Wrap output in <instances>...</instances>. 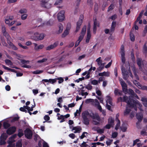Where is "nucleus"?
<instances>
[{
	"mask_svg": "<svg viewBox=\"0 0 147 147\" xmlns=\"http://www.w3.org/2000/svg\"><path fill=\"white\" fill-rule=\"evenodd\" d=\"M45 35L43 33H41L39 35L38 32H36L34 34L33 39L36 40H42Z\"/></svg>",
	"mask_w": 147,
	"mask_h": 147,
	"instance_id": "4",
	"label": "nucleus"
},
{
	"mask_svg": "<svg viewBox=\"0 0 147 147\" xmlns=\"http://www.w3.org/2000/svg\"><path fill=\"white\" fill-rule=\"evenodd\" d=\"M117 123L116 124V125L115 126V129L116 130H117L118 129L119 126H120V120L119 119H117Z\"/></svg>",
	"mask_w": 147,
	"mask_h": 147,
	"instance_id": "32",
	"label": "nucleus"
},
{
	"mask_svg": "<svg viewBox=\"0 0 147 147\" xmlns=\"http://www.w3.org/2000/svg\"><path fill=\"white\" fill-rule=\"evenodd\" d=\"M71 27V24L70 23H68L67 24L66 30L69 31Z\"/></svg>",
	"mask_w": 147,
	"mask_h": 147,
	"instance_id": "51",
	"label": "nucleus"
},
{
	"mask_svg": "<svg viewBox=\"0 0 147 147\" xmlns=\"http://www.w3.org/2000/svg\"><path fill=\"white\" fill-rule=\"evenodd\" d=\"M94 102V100L93 99H87L85 101V102L86 103H89L90 102H92V103Z\"/></svg>",
	"mask_w": 147,
	"mask_h": 147,
	"instance_id": "38",
	"label": "nucleus"
},
{
	"mask_svg": "<svg viewBox=\"0 0 147 147\" xmlns=\"http://www.w3.org/2000/svg\"><path fill=\"white\" fill-rule=\"evenodd\" d=\"M86 143V142H83L81 144H80L79 145L81 147H87L88 145Z\"/></svg>",
	"mask_w": 147,
	"mask_h": 147,
	"instance_id": "35",
	"label": "nucleus"
},
{
	"mask_svg": "<svg viewBox=\"0 0 147 147\" xmlns=\"http://www.w3.org/2000/svg\"><path fill=\"white\" fill-rule=\"evenodd\" d=\"M120 84L122 87L123 91L125 93L127 92L128 91V90L127 88V86L126 84L122 79H121V80H120Z\"/></svg>",
	"mask_w": 147,
	"mask_h": 147,
	"instance_id": "10",
	"label": "nucleus"
},
{
	"mask_svg": "<svg viewBox=\"0 0 147 147\" xmlns=\"http://www.w3.org/2000/svg\"><path fill=\"white\" fill-rule=\"evenodd\" d=\"M127 105L129 107L133 108L136 111H137V109L136 106H138L140 111H142L141 108L142 106V104L138 100H134L131 98H129V100L127 102Z\"/></svg>",
	"mask_w": 147,
	"mask_h": 147,
	"instance_id": "2",
	"label": "nucleus"
},
{
	"mask_svg": "<svg viewBox=\"0 0 147 147\" xmlns=\"http://www.w3.org/2000/svg\"><path fill=\"white\" fill-rule=\"evenodd\" d=\"M65 12L64 10L61 11L57 14V18L59 21H62L65 18L64 13Z\"/></svg>",
	"mask_w": 147,
	"mask_h": 147,
	"instance_id": "7",
	"label": "nucleus"
},
{
	"mask_svg": "<svg viewBox=\"0 0 147 147\" xmlns=\"http://www.w3.org/2000/svg\"><path fill=\"white\" fill-rule=\"evenodd\" d=\"M92 104L93 105H94L95 106H97L99 105L100 103L97 99H95L94 100V102L92 103Z\"/></svg>",
	"mask_w": 147,
	"mask_h": 147,
	"instance_id": "36",
	"label": "nucleus"
},
{
	"mask_svg": "<svg viewBox=\"0 0 147 147\" xmlns=\"http://www.w3.org/2000/svg\"><path fill=\"white\" fill-rule=\"evenodd\" d=\"M121 57L122 62L123 63H125V54H121Z\"/></svg>",
	"mask_w": 147,
	"mask_h": 147,
	"instance_id": "43",
	"label": "nucleus"
},
{
	"mask_svg": "<svg viewBox=\"0 0 147 147\" xmlns=\"http://www.w3.org/2000/svg\"><path fill=\"white\" fill-rule=\"evenodd\" d=\"M94 24H95L96 26H97L98 27L99 26V22L97 21L96 18H95L94 20Z\"/></svg>",
	"mask_w": 147,
	"mask_h": 147,
	"instance_id": "46",
	"label": "nucleus"
},
{
	"mask_svg": "<svg viewBox=\"0 0 147 147\" xmlns=\"http://www.w3.org/2000/svg\"><path fill=\"white\" fill-rule=\"evenodd\" d=\"M5 63L7 65H11L12 64V63L11 61L9 59H6L5 60Z\"/></svg>",
	"mask_w": 147,
	"mask_h": 147,
	"instance_id": "44",
	"label": "nucleus"
},
{
	"mask_svg": "<svg viewBox=\"0 0 147 147\" xmlns=\"http://www.w3.org/2000/svg\"><path fill=\"white\" fill-rule=\"evenodd\" d=\"M85 88L88 90H91L92 89V87L91 85L88 84V85H87L85 86Z\"/></svg>",
	"mask_w": 147,
	"mask_h": 147,
	"instance_id": "56",
	"label": "nucleus"
},
{
	"mask_svg": "<svg viewBox=\"0 0 147 147\" xmlns=\"http://www.w3.org/2000/svg\"><path fill=\"white\" fill-rule=\"evenodd\" d=\"M27 12L26 9H25L23 8L20 9L19 11V12L21 14H25Z\"/></svg>",
	"mask_w": 147,
	"mask_h": 147,
	"instance_id": "40",
	"label": "nucleus"
},
{
	"mask_svg": "<svg viewBox=\"0 0 147 147\" xmlns=\"http://www.w3.org/2000/svg\"><path fill=\"white\" fill-rule=\"evenodd\" d=\"M143 52L145 54H146L147 52V43L146 42L144 45L143 48Z\"/></svg>",
	"mask_w": 147,
	"mask_h": 147,
	"instance_id": "23",
	"label": "nucleus"
},
{
	"mask_svg": "<svg viewBox=\"0 0 147 147\" xmlns=\"http://www.w3.org/2000/svg\"><path fill=\"white\" fill-rule=\"evenodd\" d=\"M137 64L139 67V68L140 70H142V66L143 65V63L142 59L141 58H138L136 60Z\"/></svg>",
	"mask_w": 147,
	"mask_h": 147,
	"instance_id": "12",
	"label": "nucleus"
},
{
	"mask_svg": "<svg viewBox=\"0 0 147 147\" xmlns=\"http://www.w3.org/2000/svg\"><path fill=\"white\" fill-rule=\"evenodd\" d=\"M16 130V127L15 126H12L8 129L6 131V133L7 134L10 135L14 133Z\"/></svg>",
	"mask_w": 147,
	"mask_h": 147,
	"instance_id": "9",
	"label": "nucleus"
},
{
	"mask_svg": "<svg viewBox=\"0 0 147 147\" xmlns=\"http://www.w3.org/2000/svg\"><path fill=\"white\" fill-rule=\"evenodd\" d=\"M69 33V31L68 30H65L63 33L61 35V37L62 38H64L66 36L68 35Z\"/></svg>",
	"mask_w": 147,
	"mask_h": 147,
	"instance_id": "29",
	"label": "nucleus"
},
{
	"mask_svg": "<svg viewBox=\"0 0 147 147\" xmlns=\"http://www.w3.org/2000/svg\"><path fill=\"white\" fill-rule=\"evenodd\" d=\"M98 88H96V93L99 96H100L102 94L101 91L99 90H98Z\"/></svg>",
	"mask_w": 147,
	"mask_h": 147,
	"instance_id": "54",
	"label": "nucleus"
},
{
	"mask_svg": "<svg viewBox=\"0 0 147 147\" xmlns=\"http://www.w3.org/2000/svg\"><path fill=\"white\" fill-rule=\"evenodd\" d=\"M49 82L52 84H53L56 82V78L55 79H49Z\"/></svg>",
	"mask_w": 147,
	"mask_h": 147,
	"instance_id": "59",
	"label": "nucleus"
},
{
	"mask_svg": "<svg viewBox=\"0 0 147 147\" xmlns=\"http://www.w3.org/2000/svg\"><path fill=\"white\" fill-rule=\"evenodd\" d=\"M116 24V23L115 21H113L112 23L111 28L110 31V33L114 31Z\"/></svg>",
	"mask_w": 147,
	"mask_h": 147,
	"instance_id": "14",
	"label": "nucleus"
},
{
	"mask_svg": "<svg viewBox=\"0 0 147 147\" xmlns=\"http://www.w3.org/2000/svg\"><path fill=\"white\" fill-rule=\"evenodd\" d=\"M128 99V97L126 96H125L123 97V102H125L127 104V102L129 100Z\"/></svg>",
	"mask_w": 147,
	"mask_h": 147,
	"instance_id": "48",
	"label": "nucleus"
},
{
	"mask_svg": "<svg viewBox=\"0 0 147 147\" xmlns=\"http://www.w3.org/2000/svg\"><path fill=\"white\" fill-rule=\"evenodd\" d=\"M74 130H75V131L74 132V133H79L80 131L82 130V128L80 127H74L72 129V131Z\"/></svg>",
	"mask_w": 147,
	"mask_h": 147,
	"instance_id": "15",
	"label": "nucleus"
},
{
	"mask_svg": "<svg viewBox=\"0 0 147 147\" xmlns=\"http://www.w3.org/2000/svg\"><path fill=\"white\" fill-rule=\"evenodd\" d=\"M121 54H125L124 46L122 45L121 47Z\"/></svg>",
	"mask_w": 147,
	"mask_h": 147,
	"instance_id": "41",
	"label": "nucleus"
},
{
	"mask_svg": "<svg viewBox=\"0 0 147 147\" xmlns=\"http://www.w3.org/2000/svg\"><path fill=\"white\" fill-rule=\"evenodd\" d=\"M147 25L145 26L144 28V30L143 31V34H142L143 36H145L146 35V34L147 33Z\"/></svg>",
	"mask_w": 147,
	"mask_h": 147,
	"instance_id": "39",
	"label": "nucleus"
},
{
	"mask_svg": "<svg viewBox=\"0 0 147 147\" xmlns=\"http://www.w3.org/2000/svg\"><path fill=\"white\" fill-rule=\"evenodd\" d=\"M80 16L81 18H82V19L79 20L77 23L76 30L75 31L76 32H77L79 30L83 22V17H82L81 15Z\"/></svg>",
	"mask_w": 147,
	"mask_h": 147,
	"instance_id": "11",
	"label": "nucleus"
},
{
	"mask_svg": "<svg viewBox=\"0 0 147 147\" xmlns=\"http://www.w3.org/2000/svg\"><path fill=\"white\" fill-rule=\"evenodd\" d=\"M130 39L132 41H134L135 40V36L134 35V34L132 33H130Z\"/></svg>",
	"mask_w": 147,
	"mask_h": 147,
	"instance_id": "47",
	"label": "nucleus"
},
{
	"mask_svg": "<svg viewBox=\"0 0 147 147\" xmlns=\"http://www.w3.org/2000/svg\"><path fill=\"white\" fill-rule=\"evenodd\" d=\"M121 70L123 79L124 80H127V82H128L127 80L129 75L132 78H133V76L131 73L130 67L128 70H127L123 66H122L121 67Z\"/></svg>",
	"mask_w": 147,
	"mask_h": 147,
	"instance_id": "3",
	"label": "nucleus"
},
{
	"mask_svg": "<svg viewBox=\"0 0 147 147\" xmlns=\"http://www.w3.org/2000/svg\"><path fill=\"white\" fill-rule=\"evenodd\" d=\"M3 35L5 36L7 40L11 39V38L9 34L7 32L3 33Z\"/></svg>",
	"mask_w": 147,
	"mask_h": 147,
	"instance_id": "31",
	"label": "nucleus"
},
{
	"mask_svg": "<svg viewBox=\"0 0 147 147\" xmlns=\"http://www.w3.org/2000/svg\"><path fill=\"white\" fill-rule=\"evenodd\" d=\"M133 82L136 86H139L141 87L142 85L140 84V83L136 80L133 81Z\"/></svg>",
	"mask_w": 147,
	"mask_h": 147,
	"instance_id": "34",
	"label": "nucleus"
},
{
	"mask_svg": "<svg viewBox=\"0 0 147 147\" xmlns=\"http://www.w3.org/2000/svg\"><path fill=\"white\" fill-rule=\"evenodd\" d=\"M23 130L22 129H19L18 130V136L20 138H21L23 136L24 134L23 133Z\"/></svg>",
	"mask_w": 147,
	"mask_h": 147,
	"instance_id": "18",
	"label": "nucleus"
},
{
	"mask_svg": "<svg viewBox=\"0 0 147 147\" xmlns=\"http://www.w3.org/2000/svg\"><path fill=\"white\" fill-rule=\"evenodd\" d=\"M121 130L123 131V132H125L126 131V130L127 129V127L126 126L125 124H123L120 127Z\"/></svg>",
	"mask_w": 147,
	"mask_h": 147,
	"instance_id": "30",
	"label": "nucleus"
},
{
	"mask_svg": "<svg viewBox=\"0 0 147 147\" xmlns=\"http://www.w3.org/2000/svg\"><path fill=\"white\" fill-rule=\"evenodd\" d=\"M114 120L113 118L112 117H109L108 119V122L112 125H114Z\"/></svg>",
	"mask_w": 147,
	"mask_h": 147,
	"instance_id": "28",
	"label": "nucleus"
},
{
	"mask_svg": "<svg viewBox=\"0 0 147 147\" xmlns=\"http://www.w3.org/2000/svg\"><path fill=\"white\" fill-rule=\"evenodd\" d=\"M25 137L28 139H31L32 138V132L29 128H26L24 131Z\"/></svg>",
	"mask_w": 147,
	"mask_h": 147,
	"instance_id": "5",
	"label": "nucleus"
},
{
	"mask_svg": "<svg viewBox=\"0 0 147 147\" xmlns=\"http://www.w3.org/2000/svg\"><path fill=\"white\" fill-rule=\"evenodd\" d=\"M118 135V133L117 132H114L112 133V137L114 138L117 137Z\"/></svg>",
	"mask_w": 147,
	"mask_h": 147,
	"instance_id": "62",
	"label": "nucleus"
},
{
	"mask_svg": "<svg viewBox=\"0 0 147 147\" xmlns=\"http://www.w3.org/2000/svg\"><path fill=\"white\" fill-rule=\"evenodd\" d=\"M2 66L3 67L5 70H7L8 71H11V72H15L16 73V70L13 69H11L9 68H8V67L5 66V65H2Z\"/></svg>",
	"mask_w": 147,
	"mask_h": 147,
	"instance_id": "19",
	"label": "nucleus"
},
{
	"mask_svg": "<svg viewBox=\"0 0 147 147\" xmlns=\"http://www.w3.org/2000/svg\"><path fill=\"white\" fill-rule=\"evenodd\" d=\"M58 27L59 28V30L57 33V34H59L61 33L63 30V26L62 24H59Z\"/></svg>",
	"mask_w": 147,
	"mask_h": 147,
	"instance_id": "26",
	"label": "nucleus"
},
{
	"mask_svg": "<svg viewBox=\"0 0 147 147\" xmlns=\"http://www.w3.org/2000/svg\"><path fill=\"white\" fill-rule=\"evenodd\" d=\"M7 137V136L5 133H3L1 135L0 138L1 141H3V144L5 143V141L6 140Z\"/></svg>",
	"mask_w": 147,
	"mask_h": 147,
	"instance_id": "13",
	"label": "nucleus"
},
{
	"mask_svg": "<svg viewBox=\"0 0 147 147\" xmlns=\"http://www.w3.org/2000/svg\"><path fill=\"white\" fill-rule=\"evenodd\" d=\"M44 47V45H40L38 46L36 48L35 50L36 51H38L39 49H42Z\"/></svg>",
	"mask_w": 147,
	"mask_h": 147,
	"instance_id": "45",
	"label": "nucleus"
},
{
	"mask_svg": "<svg viewBox=\"0 0 147 147\" xmlns=\"http://www.w3.org/2000/svg\"><path fill=\"white\" fill-rule=\"evenodd\" d=\"M141 100L143 102V104L144 106L147 107V98L145 97H142Z\"/></svg>",
	"mask_w": 147,
	"mask_h": 147,
	"instance_id": "20",
	"label": "nucleus"
},
{
	"mask_svg": "<svg viewBox=\"0 0 147 147\" xmlns=\"http://www.w3.org/2000/svg\"><path fill=\"white\" fill-rule=\"evenodd\" d=\"M59 45V41H57L55 42L53 44H51L47 46L46 48L47 51H49L52 49L57 47Z\"/></svg>",
	"mask_w": 147,
	"mask_h": 147,
	"instance_id": "8",
	"label": "nucleus"
},
{
	"mask_svg": "<svg viewBox=\"0 0 147 147\" xmlns=\"http://www.w3.org/2000/svg\"><path fill=\"white\" fill-rule=\"evenodd\" d=\"M91 84L94 85H97L98 84V81L96 80H94L91 81Z\"/></svg>",
	"mask_w": 147,
	"mask_h": 147,
	"instance_id": "63",
	"label": "nucleus"
},
{
	"mask_svg": "<svg viewBox=\"0 0 147 147\" xmlns=\"http://www.w3.org/2000/svg\"><path fill=\"white\" fill-rule=\"evenodd\" d=\"M99 76H109V72L104 71L102 73H100L98 74Z\"/></svg>",
	"mask_w": 147,
	"mask_h": 147,
	"instance_id": "24",
	"label": "nucleus"
},
{
	"mask_svg": "<svg viewBox=\"0 0 147 147\" xmlns=\"http://www.w3.org/2000/svg\"><path fill=\"white\" fill-rule=\"evenodd\" d=\"M27 14H24L22 15L21 16V18L22 20H24L26 19L27 17Z\"/></svg>",
	"mask_w": 147,
	"mask_h": 147,
	"instance_id": "58",
	"label": "nucleus"
},
{
	"mask_svg": "<svg viewBox=\"0 0 147 147\" xmlns=\"http://www.w3.org/2000/svg\"><path fill=\"white\" fill-rule=\"evenodd\" d=\"M134 91L131 89H129L128 90L127 92L129 94L132 95L134 93Z\"/></svg>",
	"mask_w": 147,
	"mask_h": 147,
	"instance_id": "64",
	"label": "nucleus"
},
{
	"mask_svg": "<svg viewBox=\"0 0 147 147\" xmlns=\"http://www.w3.org/2000/svg\"><path fill=\"white\" fill-rule=\"evenodd\" d=\"M43 71V70H36L33 71L32 73L33 74H38L42 73Z\"/></svg>",
	"mask_w": 147,
	"mask_h": 147,
	"instance_id": "33",
	"label": "nucleus"
},
{
	"mask_svg": "<svg viewBox=\"0 0 147 147\" xmlns=\"http://www.w3.org/2000/svg\"><path fill=\"white\" fill-rule=\"evenodd\" d=\"M131 111V110L130 109H128L127 108V107H126L125 110L124 112V115H126L129 114L130 112Z\"/></svg>",
	"mask_w": 147,
	"mask_h": 147,
	"instance_id": "42",
	"label": "nucleus"
},
{
	"mask_svg": "<svg viewBox=\"0 0 147 147\" xmlns=\"http://www.w3.org/2000/svg\"><path fill=\"white\" fill-rule=\"evenodd\" d=\"M47 58H43L42 59L39 60L38 61H37V63H42L46 61H47Z\"/></svg>",
	"mask_w": 147,
	"mask_h": 147,
	"instance_id": "49",
	"label": "nucleus"
},
{
	"mask_svg": "<svg viewBox=\"0 0 147 147\" xmlns=\"http://www.w3.org/2000/svg\"><path fill=\"white\" fill-rule=\"evenodd\" d=\"M107 99L106 100L107 103H109L110 105H112V98L109 96H107Z\"/></svg>",
	"mask_w": 147,
	"mask_h": 147,
	"instance_id": "21",
	"label": "nucleus"
},
{
	"mask_svg": "<svg viewBox=\"0 0 147 147\" xmlns=\"http://www.w3.org/2000/svg\"><path fill=\"white\" fill-rule=\"evenodd\" d=\"M86 26L85 25H84L82 29L81 32V34L84 35L86 32Z\"/></svg>",
	"mask_w": 147,
	"mask_h": 147,
	"instance_id": "22",
	"label": "nucleus"
},
{
	"mask_svg": "<svg viewBox=\"0 0 147 147\" xmlns=\"http://www.w3.org/2000/svg\"><path fill=\"white\" fill-rule=\"evenodd\" d=\"M48 0H42L41 5L43 7L47 9H49L51 7V4L49 3Z\"/></svg>",
	"mask_w": 147,
	"mask_h": 147,
	"instance_id": "6",
	"label": "nucleus"
},
{
	"mask_svg": "<svg viewBox=\"0 0 147 147\" xmlns=\"http://www.w3.org/2000/svg\"><path fill=\"white\" fill-rule=\"evenodd\" d=\"M20 61H21V63L24 64H25L26 63H29V61H26L24 59H20Z\"/></svg>",
	"mask_w": 147,
	"mask_h": 147,
	"instance_id": "52",
	"label": "nucleus"
},
{
	"mask_svg": "<svg viewBox=\"0 0 147 147\" xmlns=\"http://www.w3.org/2000/svg\"><path fill=\"white\" fill-rule=\"evenodd\" d=\"M101 57H100L98 58H97L96 60V61L97 62L98 65L99 66H100V65H104V64H103L102 63V60H101Z\"/></svg>",
	"mask_w": 147,
	"mask_h": 147,
	"instance_id": "25",
	"label": "nucleus"
},
{
	"mask_svg": "<svg viewBox=\"0 0 147 147\" xmlns=\"http://www.w3.org/2000/svg\"><path fill=\"white\" fill-rule=\"evenodd\" d=\"M82 114L83 123L85 125H88L89 124L90 120L87 117L88 116H89L93 120H96L98 121L93 120V123L94 124L97 125L100 124L99 121H100L101 119L98 113H94L92 111L90 113L88 111H85L82 113Z\"/></svg>",
	"mask_w": 147,
	"mask_h": 147,
	"instance_id": "1",
	"label": "nucleus"
},
{
	"mask_svg": "<svg viewBox=\"0 0 147 147\" xmlns=\"http://www.w3.org/2000/svg\"><path fill=\"white\" fill-rule=\"evenodd\" d=\"M2 31L3 34L7 32L6 31V28L5 26L4 25L2 26Z\"/></svg>",
	"mask_w": 147,
	"mask_h": 147,
	"instance_id": "57",
	"label": "nucleus"
},
{
	"mask_svg": "<svg viewBox=\"0 0 147 147\" xmlns=\"http://www.w3.org/2000/svg\"><path fill=\"white\" fill-rule=\"evenodd\" d=\"M19 119V117L18 116L17 117H13L11 120V122H14L16 121H18Z\"/></svg>",
	"mask_w": 147,
	"mask_h": 147,
	"instance_id": "37",
	"label": "nucleus"
},
{
	"mask_svg": "<svg viewBox=\"0 0 147 147\" xmlns=\"http://www.w3.org/2000/svg\"><path fill=\"white\" fill-rule=\"evenodd\" d=\"M114 8V5L113 4H111L108 8V11H109L112 10Z\"/></svg>",
	"mask_w": 147,
	"mask_h": 147,
	"instance_id": "50",
	"label": "nucleus"
},
{
	"mask_svg": "<svg viewBox=\"0 0 147 147\" xmlns=\"http://www.w3.org/2000/svg\"><path fill=\"white\" fill-rule=\"evenodd\" d=\"M87 3L88 5H89L90 7H92L93 5V3L92 0H87Z\"/></svg>",
	"mask_w": 147,
	"mask_h": 147,
	"instance_id": "61",
	"label": "nucleus"
},
{
	"mask_svg": "<svg viewBox=\"0 0 147 147\" xmlns=\"http://www.w3.org/2000/svg\"><path fill=\"white\" fill-rule=\"evenodd\" d=\"M104 68V65H100V66L97 69L100 71H101V70Z\"/></svg>",
	"mask_w": 147,
	"mask_h": 147,
	"instance_id": "60",
	"label": "nucleus"
},
{
	"mask_svg": "<svg viewBox=\"0 0 147 147\" xmlns=\"http://www.w3.org/2000/svg\"><path fill=\"white\" fill-rule=\"evenodd\" d=\"M3 125L4 128L5 129H7L10 126V125L9 123L5 122L3 123Z\"/></svg>",
	"mask_w": 147,
	"mask_h": 147,
	"instance_id": "27",
	"label": "nucleus"
},
{
	"mask_svg": "<svg viewBox=\"0 0 147 147\" xmlns=\"http://www.w3.org/2000/svg\"><path fill=\"white\" fill-rule=\"evenodd\" d=\"M81 0H76V10L78 7L79 5L80 4Z\"/></svg>",
	"mask_w": 147,
	"mask_h": 147,
	"instance_id": "55",
	"label": "nucleus"
},
{
	"mask_svg": "<svg viewBox=\"0 0 147 147\" xmlns=\"http://www.w3.org/2000/svg\"><path fill=\"white\" fill-rule=\"evenodd\" d=\"M137 119L139 122H141L142 119L143 115L142 114L139 113H137L136 115Z\"/></svg>",
	"mask_w": 147,
	"mask_h": 147,
	"instance_id": "16",
	"label": "nucleus"
},
{
	"mask_svg": "<svg viewBox=\"0 0 147 147\" xmlns=\"http://www.w3.org/2000/svg\"><path fill=\"white\" fill-rule=\"evenodd\" d=\"M133 71L134 75L135 78L136 80H139V78L138 76L137 75V70L135 67H133Z\"/></svg>",
	"mask_w": 147,
	"mask_h": 147,
	"instance_id": "17",
	"label": "nucleus"
},
{
	"mask_svg": "<svg viewBox=\"0 0 147 147\" xmlns=\"http://www.w3.org/2000/svg\"><path fill=\"white\" fill-rule=\"evenodd\" d=\"M58 80V83L59 84H61L63 82L64 80L63 78L62 77H59L56 78V80Z\"/></svg>",
	"mask_w": 147,
	"mask_h": 147,
	"instance_id": "53",
	"label": "nucleus"
}]
</instances>
